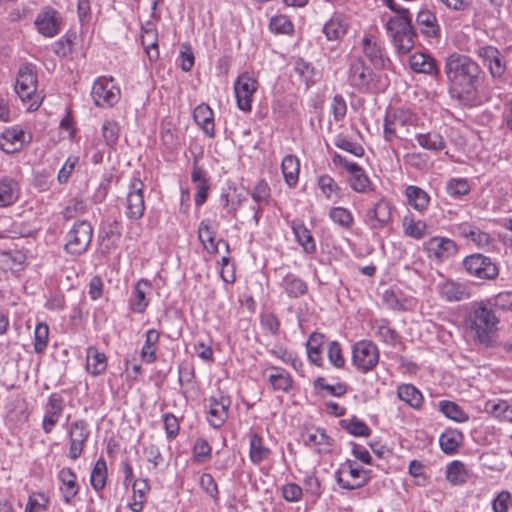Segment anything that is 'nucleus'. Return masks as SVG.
Returning a JSON list of instances; mask_svg holds the SVG:
<instances>
[{
  "label": "nucleus",
  "instance_id": "obj_1",
  "mask_svg": "<svg viewBox=\"0 0 512 512\" xmlns=\"http://www.w3.org/2000/svg\"><path fill=\"white\" fill-rule=\"evenodd\" d=\"M445 74L452 96L462 105L472 107L478 103L485 74L476 61L467 55L453 53L446 58Z\"/></svg>",
  "mask_w": 512,
  "mask_h": 512
},
{
  "label": "nucleus",
  "instance_id": "obj_2",
  "mask_svg": "<svg viewBox=\"0 0 512 512\" xmlns=\"http://www.w3.org/2000/svg\"><path fill=\"white\" fill-rule=\"evenodd\" d=\"M386 30L399 54H407L412 50L417 33L409 10H403L401 15L391 17L386 23Z\"/></svg>",
  "mask_w": 512,
  "mask_h": 512
},
{
  "label": "nucleus",
  "instance_id": "obj_3",
  "mask_svg": "<svg viewBox=\"0 0 512 512\" xmlns=\"http://www.w3.org/2000/svg\"><path fill=\"white\" fill-rule=\"evenodd\" d=\"M92 238V224L87 220H78L65 235L64 251L70 256H81L88 251Z\"/></svg>",
  "mask_w": 512,
  "mask_h": 512
},
{
  "label": "nucleus",
  "instance_id": "obj_4",
  "mask_svg": "<svg viewBox=\"0 0 512 512\" xmlns=\"http://www.w3.org/2000/svg\"><path fill=\"white\" fill-rule=\"evenodd\" d=\"M347 82L359 92H372L377 89L379 77L361 57H352L349 61Z\"/></svg>",
  "mask_w": 512,
  "mask_h": 512
},
{
  "label": "nucleus",
  "instance_id": "obj_5",
  "mask_svg": "<svg viewBox=\"0 0 512 512\" xmlns=\"http://www.w3.org/2000/svg\"><path fill=\"white\" fill-rule=\"evenodd\" d=\"M371 479V470L364 469L353 460L347 459L335 471V480L345 490L364 487Z\"/></svg>",
  "mask_w": 512,
  "mask_h": 512
},
{
  "label": "nucleus",
  "instance_id": "obj_6",
  "mask_svg": "<svg viewBox=\"0 0 512 512\" xmlns=\"http://www.w3.org/2000/svg\"><path fill=\"white\" fill-rule=\"evenodd\" d=\"M470 327L475 331L477 340L489 346L492 342L491 332L495 328L497 319L492 309L487 308L483 303L477 304L471 311Z\"/></svg>",
  "mask_w": 512,
  "mask_h": 512
},
{
  "label": "nucleus",
  "instance_id": "obj_7",
  "mask_svg": "<svg viewBox=\"0 0 512 512\" xmlns=\"http://www.w3.org/2000/svg\"><path fill=\"white\" fill-rule=\"evenodd\" d=\"M462 266L468 275L481 280H494L499 275L498 265L490 257L481 253L464 257Z\"/></svg>",
  "mask_w": 512,
  "mask_h": 512
},
{
  "label": "nucleus",
  "instance_id": "obj_8",
  "mask_svg": "<svg viewBox=\"0 0 512 512\" xmlns=\"http://www.w3.org/2000/svg\"><path fill=\"white\" fill-rule=\"evenodd\" d=\"M379 361V350L370 340H361L352 347V363L362 372L371 371Z\"/></svg>",
  "mask_w": 512,
  "mask_h": 512
},
{
  "label": "nucleus",
  "instance_id": "obj_9",
  "mask_svg": "<svg viewBox=\"0 0 512 512\" xmlns=\"http://www.w3.org/2000/svg\"><path fill=\"white\" fill-rule=\"evenodd\" d=\"M145 184L138 177H133L128 186V192L125 202V214L129 219L138 220L143 217L145 212L144 201Z\"/></svg>",
  "mask_w": 512,
  "mask_h": 512
},
{
  "label": "nucleus",
  "instance_id": "obj_10",
  "mask_svg": "<svg viewBox=\"0 0 512 512\" xmlns=\"http://www.w3.org/2000/svg\"><path fill=\"white\" fill-rule=\"evenodd\" d=\"M91 96L98 107H111L118 102L120 89L115 86L112 77H99L92 86Z\"/></svg>",
  "mask_w": 512,
  "mask_h": 512
},
{
  "label": "nucleus",
  "instance_id": "obj_11",
  "mask_svg": "<svg viewBox=\"0 0 512 512\" xmlns=\"http://www.w3.org/2000/svg\"><path fill=\"white\" fill-rule=\"evenodd\" d=\"M428 258L441 263L454 257L459 250L457 243L450 238L434 236L424 243Z\"/></svg>",
  "mask_w": 512,
  "mask_h": 512
},
{
  "label": "nucleus",
  "instance_id": "obj_12",
  "mask_svg": "<svg viewBox=\"0 0 512 512\" xmlns=\"http://www.w3.org/2000/svg\"><path fill=\"white\" fill-rule=\"evenodd\" d=\"M258 82L248 72L238 76L234 83V92L237 107L243 112H250L252 109V98L257 91Z\"/></svg>",
  "mask_w": 512,
  "mask_h": 512
},
{
  "label": "nucleus",
  "instance_id": "obj_13",
  "mask_svg": "<svg viewBox=\"0 0 512 512\" xmlns=\"http://www.w3.org/2000/svg\"><path fill=\"white\" fill-rule=\"evenodd\" d=\"M231 399L221 391H217L208 398L207 421L213 428L224 425L229 416Z\"/></svg>",
  "mask_w": 512,
  "mask_h": 512
},
{
  "label": "nucleus",
  "instance_id": "obj_14",
  "mask_svg": "<svg viewBox=\"0 0 512 512\" xmlns=\"http://www.w3.org/2000/svg\"><path fill=\"white\" fill-rule=\"evenodd\" d=\"M453 231L459 237L470 240L479 249H489L494 242L490 233L483 231L475 223L461 222L453 226Z\"/></svg>",
  "mask_w": 512,
  "mask_h": 512
},
{
  "label": "nucleus",
  "instance_id": "obj_15",
  "mask_svg": "<svg viewBox=\"0 0 512 512\" xmlns=\"http://www.w3.org/2000/svg\"><path fill=\"white\" fill-rule=\"evenodd\" d=\"M393 204L386 198H380L366 212V224L372 230H381L392 222Z\"/></svg>",
  "mask_w": 512,
  "mask_h": 512
},
{
  "label": "nucleus",
  "instance_id": "obj_16",
  "mask_svg": "<svg viewBox=\"0 0 512 512\" xmlns=\"http://www.w3.org/2000/svg\"><path fill=\"white\" fill-rule=\"evenodd\" d=\"M89 436V425L85 420L79 419L71 423L68 429L70 459L76 460L81 456Z\"/></svg>",
  "mask_w": 512,
  "mask_h": 512
},
{
  "label": "nucleus",
  "instance_id": "obj_17",
  "mask_svg": "<svg viewBox=\"0 0 512 512\" xmlns=\"http://www.w3.org/2000/svg\"><path fill=\"white\" fill-rule=\"evenodd\" d=\"M476 55L487 66L492 78H501L506 72V60L500 50L492 45L478 47Z\"/></svg>",
  "mask_w": 512,
  "mask_h": 512
},
{
  "label": "nucleus",
  "instance_id": "obj_18",
  "mask_svg": "<svg viewBox=\"0 0 512 512\" xmlns=\"http://www.w3.org/2000/svg\"><path fill=\"white\" fill-rule=\"evenodd\" d=\"M37 73L32 64L22 66L16 78L15 92L22 101L30 100L37 90Z\"/></svg>",
  "mask_w": 512,
  "mask_h": 512
},
{
  "label": "nucleus",
  "instance_id": "obj_19",
  "mask_svg": "<svg viewBox=\"0 0 512 512\" xmlns=\"http://www.w3.org/2000/svg\"><path fill=\"white\" fill-rule=\"evenodd\" d=\"M65 408L64 398L59 393H52L44 405L42 429L50 434L58 424Z\"/></svg>",
  "mask_w": 512,
  "mask_h": 512
},
{
  "label": "nucleus",
  "instance_id": "obj_20",
  "mask_svg": "<svg viewBox=\"0 0 512 512\" xmlns=\"http://www.w3.org/2000/svg\"><path fill=\"white\" fill-rule=\"evenodd\" d=\"M362 51L375 69H384L389 59L384 55L380 42L372 35L362 39Z\"/></svg>",
  "mask_w": 512,
  "mask_h": 512
},
{
  "label": "nucleus",
  "instance_id": "obj_21",
  "mask_svg": "<svg viewBox=\"0 0 512 512\" xmlns=\"http://www.w3.org/2000/svg\"><path fill=\"white\" fill-rule=\"evenodd\" d=\"M302 440L305 446L315 449L318 453H328L333 446V439L329 437L324 429H308L302 433Z\"/></svg>",
  "mask_w": 512,
  "mask_h": 512
},
{
  "label": "nucleus",
  "instance_id": "obj_22",
  "mask_svg": "<svg viewBox=\"0 0 512 512\" xmlns=\"http://www.w3.org/2000/svg\"><path fill=\"white\" fill-rule=\"evenodd\" d=\"M152 291V284L147 279H140L134 286L129 300V308L132 312L142 314L149 305L147 295Z\"/></svg>",
  "mask_w": 512,
  "mask_h": 512
},
{
  "label": "nucleus",
  "instance_id": "obj_23",
  "mask_svg": "<svg viewBox=\"0 0 512 512\" xmlns=\"http://www.w3.org/2000/svg\"><path fill=\"white\" fill-rule=\"evenodd\" d=\"M34 23L40 34L45 37H54L59 33L61 20L56 10L48 9L39 13Z\"/></svg>",
  "mask_w": 512,
  "mask_h": 512
},
{
  "label": "nucleus",
  "instance_id": "obj_24",
  "mask_svg": "<svg viewBox=\"0 0 512 512\" xmlns=\"http://www.w3.org/2000/svg\"><path fill=\"white\" fill-rule=\"evenodd\" d=\"M438 291L441 298L448 302H457L470 298V290L464 283L454 280H445L438 285Z\"/></svg>",
  "mask_w": 512,
  "mask_h": 512
},
{
  "label": "nucleus",
  "instance_id": "obj_25",
  "mask_svg": "<svg viewBox=\"0 0 512 512\" xmlns=\"http://www.w3.org/2000/svg\"><path fill=\"white\" fill-rule=\"evenodd\" d=\"M216 229L212 225L211 220L204 219L200 222L198 226V238L202 243L204 249L208 253L216 254L218 253V244L223 243L226 249H229V245L225 240L215 241Z\"/></svg>",
  "mask_w": 512,
  "mask_h": 512
},
{
  "label": "nucleus",
  "instance_id": "obj_26",
  "mask_svg": "<svg viewBox=\"0 0 512 512\" xmlns=\"http://www.w3.org/2000/svg\"><path fill=\"white\" fill-rule=\"evenodd\" d=\"M416 27L420 33L427 38H438L440 36V25L435 14L429 9H421L416 16Z\"/></svg>",
  "mask_w": 512,
  "mask_h": 512
},
{
  "label": "nucleus",
  "instance_id": "obj_27",
  "mask_svg": "<svg viewBox=\"0 0 512 512\" xmlns=\"http://www.w3.org/2000/svg\"><path fill=\"white\" fill-rule=\"evenodd\" d=\"M58 480L62 484L60 491L63 496V501L66 504H70L80 489L77 482V475L71 468L64 467L58 473Z\"/></svg>",
  "mask_w": 512,
  "mask_h": 512
},
{
  "label": "nucleus",
  "instance_id": "obj_28",
  "mask_svg": "<svg viewBox=\"0 0 512 512\" xmlns=\"http://www.w3.org/2000/svg\"><path fill=\"white\" fill-rule=\"evenodd\" d=\"M271 449L264 445L261 435L252 432L249 434V459L254 465H260L271 456Z\"/></svg>",
  "mask_w": 512,
  "mask_h": 512
},
{
  "label": "nucleus",
  "instance_id": "obj_29",
  "mask_svg": "<svg viewBox=\"0 0 512 512\" xmlns=\"http://www.w3.org/2000/svg\"><path fill=\"white\" fill-rule=\"evenodd\" d=\"M193 118L205 135L210 138L215 136L214 113L209 105L205 103L198 105L194 109Z\"/></svg>",
  "mask_w": 512,
  "mask_h": 512
},
{
  "label": "nucleus",
  "instance_id": "obj_30",
  "mask_svg": "<svg viewBox=\"0 0 512 512\" xmlns=\"http://www.w3.org/2000/svg\"><path fill=\"white\" fill-rule=\"evenodd\" d=\"M107 357L95 346L86 349V370L92 376H99L106 371Z\"/></svg>",
  "mask_w": 512,
  "mask_h": 512
},
{
  "label": "nucleus",
  "instance_id": "obj_31",
  "mask_svg": "<svg viewBox=\"0 0 512 512\" xmlns=\"http://www.w3.org/2000/svg\"><path fill=\"white\" fill-rule=\"evenodd\" d=\"M404 195L407 203L416 211L424 212L430 203V196L422 188L409 185L405 188Z\"/></svg>",
  "mask_w": 512,
  "mask_h": 512
},
{
  "label": "nucleus",
  "instance_id": "obj_32",
  "mask_svg": "<svg viewBox=\"0 0 512 512\" xmlns=\"http://www.w3.org/2000/svg\"><path fill=\"white\" fill-rule=\"evenodd\" d=\"M410 68L416 73L436 75L438 68L433 57L425 53H414L409 59Z\"/></svg>",
  "mask_w": 512,
  "mask_h": 512
},
{
  "label": "nucleus",
  "instance_id": "obj_33",
  "mask_svg": "<svg viewBox=\"0 0 512 512\" xmlns=\"http://www.w3.org/2000/svg\"><path fill=\"white\" fill-rule=\"evenodd\" d=\"M463 440L464 436L460 430L448 428L441 433L439 445L445 454L452 455L463 444Z\"/></svg>",
  "mask_w": 512,
  "mask_h": 512
},
{
  "label": "nucleus",
  "instance_id": "obj_34",
  "mask_svg": "<svg viewBox=\"0 0 512 512\" xmlns=\"http://www.w3.org/2000/svg\"><path fill=\"white\" fill-rule=\"evenodd\" d=\"M348 24L340 14H334L323 26V33L329 41L340 40L347 32Z\"/></svg>",
  "mask_w": 512,
  "mask_h": 512
},
{
  "label": "nucleus",
  "instance_id": "obj_35",
  "mask_svg": "<svg viewBox=\"0 0 512 512\" xmlns=\"http://www.w3.org/2000/svg\"><path fill=\"white\" fill-rule=\"evenodd\" d=\"M324 340V334L313 332L306 343L308 359L317 367L323 366L322 346L324 344Z\"/></svg>",
  "mask_w": 512,
  "mask_h": 512
},
{
  "label": "nucleus",
  "instance_id": "obj_36",
  "mask_svg": "<svg viewBox=\"0 0 512 512\" xmlns=\"http://www.w3.org/2000/svg\"><path fill=\"white\" fill-rule=\"evenodd\" d=\"M281 170L285 183L289 187H295L299 179L300 162L295 155H287L281 163Z\"/></svg>",
  "mask_w": 512,
  "mask_h": 512
},
{
  "label": "nucleus",
  "instance_id": "obj_37",
  "mask_svg": "<svg viewBox=\"0 0 512 512\" xmlns=\"http://www.w3.org/2000/svg\"><path fill=\"white\" fill-rule=\"evenodd\" d=\"M281 286L290 298H300L308 291L307 283L292 273L283 278Z\"/></svg>",
  "mask_w": 512,
  "mask_h": 512
},
{
  "label": "nucleus",
  "instance_id": "obj_38",
  "mask_svg": "<svg viewBox=\"0 0 512 512\" xmlns=\"http://www.w3.org/2000/svg\"><path fill=\"white\" fill-rule=\"evenodd\" d=\"M269 369L273 372L268 377V381L273 389L288 392L293 384L291 375L281 367L271 366Z\"/></svg>",
  "mask_w": 512,
  "mask_h": 512
},
{
  "label": "nucleus",
  "instance_id": "obj_39",
  "mask_svg": "<svg viewBox=\"0 0 512 512\" xmlns=\"http://www.w3.org/2000/svg\"><path fill=\"white\" fill-rule=\"evenodd\" d=\"M19 197L18 183L11 178L0 179V207H6L17 201Z\"/></svg>",
  "mask_w": 512,
  "mask_h": 512
},
{
  "label": "nucleus",
  "instance_id": "obj_40",
  "mask_svg": "<svg viewBox=\"0 0 512 512\" xmlns=\"http://www.w3.org/2000/svg\"><path fill=\"white\" fill-rule=\"evenodd\" d=\"M292 231L304 252L311 254L316 251L314 238L310 230L302 222H293Z\"/></svg>",
  "mask_w": 512,
  "mask_h": 512
},
{
  "label": "nucleus",
  "instance_id": "obj_41",
  "mask_svg": "<svg viewBox=\"0 0 512 512\" xmlns=\"http://www.w3.org/2000/svg\"><path fill=\"white\" fill-rule=\"evenodd\" d=\"M398 398L414 409H419L423 403L421 392L412 384H402L397 388Z\"/></svg>",
  "mask_w": 512,
  "mask_h": 512
},
{
  "label": "nucleus",
  "instance_id": "obj_42",
  "mask_svg": "<svg viewBox=\"0 0 512 512\" xmlns=\"http://www.w3.org/2000/svg\"><path fill=\"white\" fill-rule=\"evenodd\" d=\"M371 329L374 334L386 344L394 345L397 341V332L390 327L386 319H375L371 321Z\"/></svg>",
  "mask_w": 512,
  "mask_h": 512
},
{
  "label": "nucleus",
  "instance_id": "obj_43",
  "mask_svg": "<svg viewBox=\"0 0 512 512\" xmlns=\"http://www.w3.org/2000/svg\"><path fill=\"white\" fill-rule=\"evenodd\" d=\"M350 186L359 193L366 192L370 187L369 177L366 175L362 167L357 165L349 166Z\"/></svg>",
  "mask_w": 512,
  "mask_h": 512
},
{
  "label": "nucleus",
  "instance_id": "obj_44",
  "mask_svg": "<svg viewBox=\"0 0 512 512\" xmlns=\"http://www.w3.org/2000/svg\"><path fill=\"white\" fill-rule=\"evenodd\" d=\"M468 478L469 473L461 461L454 460L448 464L446 468V479L452 485L464 484Z\"/></svg>",
  "mask_w": 512,
  "mask_h": 512
},
{
  "label": "nucleus",
  "instance_id": "obj_45",
  "mask_svg": "<svg viewBox=\"0 0 512 512\" xmlns=\"http://www.w3.org/2000/svg\"><path fill=\"white\" fill-rule=\"evenodd\" d=\"M160 334L155 329H149L146 332L145 343L141 350V357L147 363L156 361V345L159 342Z\"/></svg>",
  "mask_w": 512,
  "mask_h": 512
},
{
  "label": "nucleus",
  "instance_id": "obj_46",
  "mask_svg": "<svg viewBox=\"0 0 512 512\" xmlns=\"http://www.w3.org/2000/svg\"><path fill=\"white\" fill-rule=\"evenodd\" d=\"M416 140L422 148L430 151H440L446 146L444 138L437 132L417 134Z\"/></svg>",
  "mask_w": 512,
  "mask_h": 512
},
{
  "label": "nucleus",
  "instance_id": "obj_47",
  "mask_svg": "<svg viewBox=\"0 0 512 512\" xmlns=\"http://www.w3.org/2000/svg\"><path fill=\"white\" fill-rule=\"evenodd\" d=\"M107 476L108 473L106 461L103 457H100L94 464L90 475V484L93 489L96 491L102 490L106 485Z\"/></svg>",
  "mask_w": 512,
  "mask_h": 512
},
{
  "label": "nucleus",
  "instance_id": "obj_48",
  "mask_svg": "<svg viewBox=\"0 0 512 512\" xmlns=\"http://www.w3.org/2000/svg\"><path fill=\"white\" fill-rule=\"evenodd\" d=\"M440 411L449 419L456 422H466L469 417L462 408L452 401L442 400L439 402Z\"/></svg>",
  "mask_w": 512,
  "mask_h": 512
},
{
  "label": "nucleus",
  "instance_id": "obj_49",
  "mask_svg": "<svg viewBox=\"0 0 512 512\" xmlns=\"http://www.w3.org/2000/svg\"><path fill=\"white\" fill-rule=\"evenodd\" d=\"M341 427L345 429L349 434L354 436L367 437L370 435L371 430L368 425L358 419L357 417H352V419H344L340 422Z\"/></svg>",
  "mask_w": 512,
  "mask_h": 512
},
{
  "label": "nucleus",
  "instance_id": "obj_50",
  "mask_svg": "<svg viewBox=\"0 0 512 512\" xmlns=\"http://www.w3.org/2000/svg\"><path fill=\"white\" fill-rule=\"evenodd\" d=\"M141 41L151 61L159 58L158 43L153 30L142 29Z\"/></svg>",
  "mask_w": 512,
  "mask_h": 512
},
{
  "label": "nucleus",
  "instance_id": "obj_51",
  "mask_svg": "<svg viewBox=\"0 0 512 512\" xmlns=\"http://www.w3.org/2000/svg\"><path fill=\"white\" fill-rule=\"evenodd\" d=\"M329 217L334 223L345 229H350L354 223L352 213L344 207L332 208L329 212Z\"/></svg>",
  "mask_w": 512,
  "mask_h": 512
},
{
  "label": "nucleus",
  "instance_id": "obj_52",
  "mask_svg": "<svg viewBox=\"0 0 512 512\" xmlns=\"http://www.w3.org/2000/svg\"><path fill=\"white\" fill-rule=\"evenodd\" d=\"M251 197L255 203L260 205H268L271 200V189L268 183L261 179L251 191Z\"/></svg>",
  "mask_w": 512,
  "mask_h": 512
},
{
  "label": "nucleus",
  "instance_id": "obj_53",
  "mask_svg": "<svg viewBox=\"0 0 512 512\" xmlns=\"http://www.w3.org/2000/svg\"><path fill=\"white\" fill-rule=\"evenodd\" d=\"M446 192L453 198H459L470 192V185L466 179L452 178L446 184Z\"/></svg>",
  "mask_w": 512,
  "mask_h": 512
},
{
  "label": "nucleus",
  "instance_id": "obj_54",
  "mask_svg": "<svg viewBox=\"0 0 512 512\" xmlns=\"http://www.w3.org/2000/svg\"><path fill=\"white\" fill-rule=\"evenodd\" d=\"M327 357L333 367L337 369L345 367L346 361L342 353L341 345L338 341H331L328 343Z\"/></svg>",
  "mask_w": 512,
  "mask_h": 512
},
{
  "label": "nucleus",
  "instance_id": "obj_55",
  "mask_svg": "<svg viewBox=\"0 0 512 512\" xmlns=\"http://www.w3.org/2000/svg\"><path fill=\"white\" fill-rule=\"evenodd\" d=\"M87 211V204L82 199H71L62 211V215L66 220H70L77 216L83 215Z\"/></svg>",
  "mask_w": 512,
  "mask_h": 512
},
{
  "label": "nucleus",
  "instance_id": "obj_56",
  "mask_svg": "<svg viewBox=\"0 0 512 512\" xmlns=\"http://www.w3.org/2000/svg\"><path fill=\"white\" fill-rule=\"evenodd\" d=\"M34 350L36 353H42L48 344L49 326L45 323H39L34 332Z\"/></svg>",
  "mask_w": 512,
  "mask_h": 512
},
{
  "label": "nucleus",
  "instance_id": "obj_57",
  "mask_svg": "<svg viewBox=\"0 0 512 512\" xmlns=\"http://www.w3.org/2000/svg\"><path fill=\"white\" fill-rule=\"evenodd\" d=\"M212 448L204 438L196 439L193 446V460L197 463H203L211 457Z\"/></svg>",
  "mask_w": 512,
  "mask_h": 512
},
{
  "label": "nucleus",
  "instance_id": "obj_58",
  "mask_svg": "<svg viewBox=\"0 0 512 512\" xmlns=\"http://www.w3.org/2000/svg\"><path fill=\"white\" fill-rule=\"evenodd\" d=\"M403 226L405 234L415 239H421L425 235L427 228L424 221H415L408 218L404 219Z\"/></svg>",
  "mask_w": 512,
  "mask_h": 512
},
{
  "label": "nucleus",
  "instance_id": "obj_59",
  "mask_svg": "<svg viewBox=\"0 0 512 512\" xmlns=\"http://www.w3.org/2000/svg\"><path fill=\"white\" fill-rule=\"evenodd\" d=\"M314 385L316 388L325 390L329 395L335 397H341L347 392L346 384L339 382L336 385H330L326 382V379L324 377H318L315 380Z\"/></svg>",
  "mask_w": 512,
  "mask_h": 512
},
{
  "label": "nucleus",
  "instance_id": "obj_60",
  "mask_svg": "<svg viewBox=\"0 0 512 512\" xmlns=\"http://www.w3.org/2000/svg\"><path fill=\"white\" fill-rule=\"evenodd\" d=\"M119 125L115 121L106 120L102 125V135L106 144L113 147L119 138Z\"/></svg>",
  "mask_w": 512,
  "mask_h": 512
},
{
  "label": "nucleus",
  "instance_id": "obj_61",
  "mask_svg": "<svg viewBox=\"0 0 512 512\" xmlns=\"http://www.w3.org/2000/svg\"><path fill=\"white\" fill-rule=\"evenodd\" d=\"M75 35L66 34L53 44V51L59 57H67L73 49V39Z\"/></svg>",
  "mask_w": 512,
  "mask_h": 512
},
{
  "label": "nucleus",
  "instance_id": "obj_62",
  "mask_svg": "<svg viewBox=\"0 0 512 512\" xmlns=\"http://www.w3.org/2000/svg\"><path fill=\"white\" fill-rule=\"evenodd\" d=\"M334 144L339 149L349 152L354 156L361 157L364 154V149L360 144L350 141L341 135L337 136Z\"/></svg>",
  "mask_w": 512,
  "mask_h": 512
},
{
  "label": "nucleus",
  "instance_id": "obj_63",
  "mask_svg": "<svg viewBox=\"0 0 512 512\" xmlns=\"http://www.w3.org/2000/svg\"><path fill=\"white\" fill-rule=\"evenodd\" d=\"M491 301L496 310L512 313V291L500 292Z\"/></svg>",
  "mask_w": 512,
  "mask_h": 512
},
{
  "label": "nucleus",
  "instance_id": "obj_64",
  "mask_svg": "<svg viewBox=\"0 0 512 512\" xmlns=\"http://www.w3.org/2000/svg\"><path fill=\"white\" fill-rule=\"evenodd\" d=\"M143 453L147 461L151 463L154 468H157L164 462V457L159 447L153 443L144 446Z\"/></svg>",
  "mask_w": 512,
  "mask_h": 512
}]
</instances>
